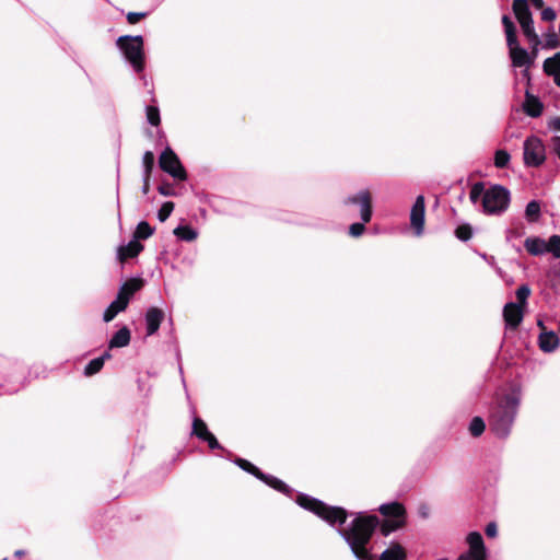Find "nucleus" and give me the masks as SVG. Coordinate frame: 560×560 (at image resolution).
<instances>
[{
    "label": "nucleus",
    "instance_id": "nucleus-14",
    "mask_svg": "<svg viewBox=\"0 0 560 560\" xmlns=\"http://www.w3.org/2000/svg\"><path fill=\"white\" fill-rule=\"evenodd\" d=\"M378 511L386 518H392V520H406V515H407L405 506L399 502L382 504L378 508Z\"/></svg>",
    "mask_w": 560,
    "mask_h": 560
},
{
    "label": "nucleus",
    "instance_id": "nucleus-17",
    "mask_svg": "<svg viewBox=\"0 0 560 560\" xmlns=\"http://www.w3.org/2000/svg\"><path fill=\"white\" fill-rule=\"evenodd\" d=\"M143 249V245L140 244L138 241L132 240L127 245L120 246L118 248V259L120 262L126 261L129 258H133L138 256Z\"/></svg>",
    "mask_w": 560,
    "mask_h": 560
},
{
    "label": "nucleus",
    "instance_id": "nucleus-35",
    "mask_svg": "<svg viewBox=\"0 0 560 560\" xmlns=\"http://www.w3.org/2000/svg\"><path fill=\"white\" fill-rule=\"evenodd\" d=\"M142 164L144 167V175H147V179L150 178L152 168L154 166V154L151 151H147L142 158Z\"/></svg>",
    "mask_w": 560,
    "mask_h": 560
},
{
    "label": "nucleus",
    "instance_id": "nucleus-13",
    "mask_svg": "<svg viewBox=\"0 0 560 560\" xmlns=\"http://www.w3.org/2000/svg\"><path fill=\"white\" fill-rule=\"evenodd\" d=\"M164 318V313L158 307H150L145 313L147 335L151 336L158 331Z\"/></svg>",
    "mask_w": 560,
    "mask_h": 560
},
{
    "label": "nucleus",
    "instance_id": "nucleus-41",
    "mask_svg": "<svg viewBox=\"0 0 560 560\" xmlns=\"http://www.w3.org/2000/svg\"><path fill=\"white\" fill-rule=\"evenodd\" d=\"M526 112L532 117L539 116L541 114L540 103L537 100H532V101L528 100L527 106H526Z\"/></svg>",
    "mask_w": 560,
    "mask_h": 560
},
{
    "label": "nucleus",
    "instance_id": "nucleus-28",
    "mask_svg": "<svg viewBox=\"0 0 560 560\" xmlns=\"http://www.w3.org/2000/svg\"><path fill=\"white\" fill-rule=\"evenodd\" d=\"M209 433L210 431L208 430L206 422L200 418H195L192 422V434L200 440H205Z\"/></svg>",
    "mask_w": 560,
    "mask_h": 560
},
{
    "label": "nucleus",
    "instance_id": "nucleus-21",
    "mask_svg": "<svg viewBox=\"0 0 560 560\" xmlns=\"http://www.w3.org/2000/svg\"><path fill=\"white\" fill-rule=\"evenodd\" d=\"M526 250L534 256L544 255L547 253V241L540 237H528L524 242Z\"/></svg>",
    "mask_w": 560,
    "mask_h": 560
},
{
    "label": "nucleus",
    "instance_id": "nucleus-45",
    "mask_svg": "<svg viewBox=\"0 0 560 560\" xmlns=\"http://www.w3.org/2000/svg\"><path fill=\"white\" fill-rule=\"evenodd\" d=\"M145 13L129 12L127 14V21L129 24H136L140 22L143 18H145Z\"/></svg>",
    "mask_w": 560,
    "mask_h": 560
},
{
    "label": "nucleus",
    "instance_id": "nucleus-38",
    "mask_svg": "<svg viewBox=\"0 0 560 560\" xmlns=\"http://www.w3.org/2000/svg\"><path fill=\"white\" fill-rule=\"evenodd\" d=\"M147 119L152 126H159L161 122L160 110L155 106H148L145 109Z\"/></svg>",
    "mask_w": 560,
    "mask_h": 560
},
{
    "label": "nucleus",
    "instance_id": "nucleus-32",
    "mask_svg": "<svg viewBox=\"0 0 560 560\" xmlns=\"http://www.w3.org/2000/svg\"><path fill=\"white\" fill-rule=\"evenodd\" d=\"M486 429L485 421L480 417L472 418L470 424H469V432L472 436L477 438L480 436Z\"/></svg>",
    "mask_w": 560,
    "mask_h": 560
},
{
    "label": "nucleus",
    "instance_id": "nucleus-8",
    "mask_svg": "<svg viewBox=\"0 0 560 560\" xmlns=\"http://www.w3.org/2000/svg\"><path fill=\"white\" fill-rule=\"evenodd\" d=\"M546 161V148L536 136L528 137L524 142V163L526 166L537 167Z\"/></svg>",
    "mask_w": 560,
    "mask_h": 560
},
{
    "label": "nucleus",
    "instance_id": "nucleus-49",
    "mask_svg": "<svg viewBox=\"0 0 560 560\" xmlns=\"http://www.w3.org/2000/svg\"><path fill=\"white\" fill-rule=\"evenodd\" d=\"M550 128L560 131V118H555L550 121Z\"/></svg>",
    "mask_w": 560,
    "mask_h": 560
},
{
    "label": "nucleus",
    "instance_id": "nucleus-50",
    "mask_svg": "<svg viewBox=\"0 0 560 560\" xmlns=\"http://www.w3.org/2000/svg\"><path fill=\"white\" fill-rule=\"evenodd\" d=\"M159 192L163 196H168L171 195V191H170V187L168 186H165V185H162L159 187Z\"/></svg>",
    "mask_w": 560,
    "mask_h": 560
},
{
    "label": "nucleus",
    "instance_id": "nucleus-39",
    "mask_svg": "<svg viewBox=\"0 0 560 560\" xmlns=\"http://www.w3.org/2000/svg\"><path fill=\"white\" fill-rule=\"evenodd\" d=\"M510 162V154L505 150H498L494 154V165L499 168L505 167Z\"/></svg>",
    "mask_w": 560,
    "mask_h": 560
},
{
    "label": "nucleus",
    "instance_id": "nucleus-43",
    "mask_svg": "<svg viewBox=\"0 0 560 560\" xmlns=\"http://www.w3.org/2000/svg\"><path fill=\"white\" fill-rule=\"evenodd\" d=\"M541 10L542 21L552 22L556 19V12L552 8H542Z\"/></svg>",
    "mask_w": 560,
    "mask_h": 560
},
{
    "label": "nucleus",
    "instance_id": "nucleus-37",
    "mask_svg": "<svg viewBox=\"0 0 560 560\" xmlns=\"http://www.w3.org/2000/svg\"><path fill=\"white\" fill-rule=\"evenodd\" d=\"M455 235L460 241H468L472 236V229L469 224H462L455 230Z\"/></svg>",
    "mask_w": 560,
    "mask_h": 560
},
{
    "label": "nucleus",
    "instance_id": "nucleus-9",
    "mask_svg": "<svg viewBox=\"0 0 560 560\" xmlns=\"http://www.w3.org/2000/svg\"><path fill=\"white\" fill-rule=\"evenodd\" d=\"M160 167L178 180L186 179L187 175L178 156L170 149H165L159 159Z\"/></svg>",
    "mask_w": 560,
    "mask_h": 560
},
{
    "label": "nucleus",
    "instance_id": "nucleus-5",
    "mask_svg": "<svg viewBox=\"0 0 560 560\" xmlns=\"http://www.w3.org/2000/svg\"><path fill=\"white\" fill-rule=\"evenodd\" d=\"M502 24L506 35V44L509 47L510 58L514 67H529L533 65V58L529 52L518 45L516 38V28L514 23L508 15L502 18Z\"/></svg>",
    "mask_w": 560,
    "mask_h": 560
},
{
    "label": "nucleus",
    "instance_id": "nucleus-29",
    "mask_svg": "<svg viewBox=\"0 0 560 560\" xmlns=\"http://www.w3.org/2000/svg\"><path fill=\"white\" fill-rule=\"evenodd\" d=\"M174 234L180 238V240H184V241H194L196 240L197 237V232L195 230H192L190 226L188 225H182V226H177L175 230H174Z\"/></svg>",
    "mask_w": 560,
    "mask_h": 560
},
{
    "label": "nucleus",
    "instance_id": "nucleus-52",
    "mask_svg": "<svg viewBox=\"0 0 560 560\" xmlns=\"http://www.w3.org/2000/svg\"><path fill=\"white\" fill-rule=\"evenodd\" d=\"M148 190H149V179H147V175H144L143 192L147 194Z\"/></svg>",
    "mask_w": 560,
    "mask_h": 560
},
{
    "label": "nucleus",
    "instance_id": "nucleus-16",
    "mask_svg": "<svg viewBox=\"0 0 560 560\" xmlns=\"http://www.w3.org/2000/svg\"><path fill=\"white\" fill-rule=\"evenodd\" d=\"M143 287V280L139 278H131L127 280L119 289L118 296L129 303L130 299L136 292Z\"/></svg>",
    "mask_w": 560,
    "mask_h": 560
},
{
    "label": "nucleus",
    "instance_id": "nucleus-6",
    "mask_svg": "<svg viewBox=\"0 0 560 560\" xmlns=\"http://www.w3.org/2000/svg\"><path fill=\"white\" fill-rule=\"evenodd\" d=\"M117 46L124 52L126 59L137 72L144 68L143 39L141 36H121L117 39Z\"/></svg>",
    "mask_w": 560,
    "mask_h": 560
},
{
    "label": "nucleus",
    "instance_id": "nucleus-10",
    "mask_svg": "<svg viewBox=\"0 0 560 560\" xmlns=\"http://www.w3.org/2000/svg\"><path fill=\"white\" fill-rule=\"evenodd\" d=\"M425 205L424 197L418 196L410 212V224L417 235H421L424 228Z\"/></svg>",
    "mask_w": 560,
    "mask_h": 560
},
{
    "label": "nucleus",
    "instance_id": "nucleus-30",
    "mask_svg": "<svg viewBox=\"0 0 560 560\" xmlns=\"http://www.w3.org/2000/svg\"><path fill=\"white\" fill-rule=\"evenodd\" d=\"M540 215V205L539 202L533 200L527 203L525 209V217L530 222H536Z\"/></svg>",
    "mask_w": 560,
    "mask_h": 560
},
{
    "label": "nucleus",
    "instance_id": "nucleus-33",
    "mask_svg": "<svg viewBox=\"0 0 560 560\" xmlns=\"http://www.w3.org/2000/svg\"><path fill=\"white\" fill-rule=\"evenodd\" d=\"M547 253L556 258H560V235H552L547 241Z\"/></svg>",
    "mask_w": 560,
    "mask_h": 560
},
{
    "label": "nucleus",
    "instance_id": "nucleus-7",
    "mask_svg": "<svg viewBox=\"0 0 560 560\" xmlns=\"http://www.w3.org/2000/svg\"><path fill=\"white\" fill-rule=\"evenodd\" d=\"M346 202L359 203L361 207V219L363 223H353L349 228L350 235L358 237L362 235L365 230L364 223L370 222L372 218L371 194L368 190H362L357 196L349 197Z\"/></svg>",
    "mask_w": 560,
    "mask_h": 560
},
{
    "label": "nucleus",
    "instance_id": "nucleus-31",
    "mask_svg": "<svg viewBox=\"0 0 560 560\" xmlns=\"http://www.w3.org/2000/svg\"><path fill=\"white\" fill-rule=\"evenodd\" d=\"M522 27V31L529 43L537 44V38L539 37L534 28V21H527L525 23L520 24Z\"/></svg>",
    "mask_w": 560,
    "mask_h": 560
},
{
    "label": "nucleus",
    "instance_id": "nucleus-19",
    "mask_svg": "<svg viewBox=\"0 0 560 560\" xmlns=\"http://www.w3.org/2000/svg\"><path fill=\"white\" fill-rule=\"evenodd\" d=\"M378 560H407V552L399 542H392L390 546L381 553Z\"/></svg>",
    "mask_w": 560,
    "mask_h": 560
},
{
    "label": "nucleus",
    "instance_id": "nucleus-34",
    "mask_svg": "<svg viewBox=\"0 0 560 560\" xmlns=\"http://www.w3.org/2000/svg\"><path fill=\"white\" fill-rule=\"evenodd\" d=\"M104 360H105V357H100V358H96V359H93L86 366H85V370H84V373L86 375H93L97 372L101 371V369L103 368L104 365Z\"/></svg>",
    "mask_w": 560,
    "mask_h": 560
},
{
    "label": "nucleus",
    "instance_id": "nucleus-23",
    "mask_svg": "<svg viewBox=\"0 0 560 560\" xmlns=\"http://www.w3.org/2000/svg\"><path fill=\"white\" fill-rule=\"evenodd\" d=\"M259 480L283 494L289 495L291 493L290 487L275 476L262 472V477H259Z\"/></svg>",
    "mask_w": 560,
    "mask_h": 560
},
{
    "label": "nucleus",
    "instance_id": "nucleus-12",
    "mask_svg": "<svg viewBox=\"0 0 560 560\" xmlns=\"http://www.w3.org/2000/svg\"><path fill=\"white\" fill-rule=\"evenodd\" d=\"M525 308L522 305L510 302L503 307V318L508 327L511 329L517 328L524 317Z\"/></svg>",
    "mask_w": 560,
    "mask_h": 560
},
{
    "label": "nucleus",
    "instance_id": "nucleus-53",
    "mask_svg": "<svg viewBox=\"0 0 560 560\" xmlns=\"http://www.w3.org/2000/svg\"><path fill=\"white\" fill-rule=\"evenodd\" d=\"M537 326L541 329V331H548L542 320H538Z\"/></svg>",
    "mask_w": 560,
    "mask_h": 560
},
{
    "label": "nucleus",
    "instance_id": "nucleus-25",
    "mask_svg": "<svg viewBox=\"0 0 560 560\" xmlns=\"http://www.w3.org/2000/svg\"><path fill=\"white\" fill-rule=\"evenodd\" d=\"M130 342V330L127 327L120 328L110 339V348H121L128 346Z\"/></svg>",
    "mask_w": 560,
    "mask_h": 560
},
{
    "label": "nucleus",
    "instance_id": "nucleus-24",
    "mask_svg": "<svg viewBox=\"0 0 560 560\" xmlns=\"http://www.w3.org/2000/svg\"><path fill=\"white\" fill-rule=\"evenodd\" d=\"M380 532L383 536H388L390 533L400 529L406 526V520H392L385 518L380 523Z\"/></svg>",
    "mask_w": 560,
    "mask_h": 560
},
{
    "label": "nucleus",
    "instance_id": "nucleus-26",
    "mask_svg": "<svg viewBox=\"0 0 560 560\" xmlns=\"http://www.w3.org/2000/svg\"><path fill=\"white\" fill-rule=\"evenodd\" d=\"M234 463L246 472L255 476L257 479L262 477V471L247 459L237 457L235 458Z\"/></svg>",
    "mask_w": 560,
    "mask_h": 560
},
{
    "label": "nucleus",
    "instance_id": "nucleus-27",
    "mask_svg": "<svg viewBox=\"0 0 560 560\" xmlns=\"http://www.w3.org/2000/svg\"><path fill=\"white\" fill-rule=\"evenodd\" d=\"M154 230L145 221L140 222L133 234V240H147L153 234Z\"/></svg>",
    "mask_w": 560,
    "mask_h": 560
},
{
    "label": "nucleus",
    "instance_id": "nucleus-47",
    "mask_svg": "<svg viewBox=\"0 0 560 560\" xmlns=\"http://www.w3.org/2000/svg\"><path fill=\"white\" fill-rule=\"evenodd\" d=\"M529 44H530V46H532V52H530L529 55H530V57L533 58V61H534V60H535V58H536V56H537L538 47L540 46L541 40H540V38L538 37V38H537V44H535V43H529Z\"/></svg>",
    "mask_w": 560,
    "mask_h": 560
},
{
    "label": "nucleus",
    "instance_id": "nucleus-48",
    "mask_svg": "<svg viewBox=\"0 0 560 560\" xmlns=\"http://www.w3.org/2000/svg\"><path fill=\"white\" fill-rule=\"evenodd\" d=\"M552 148H553L556 154L558 155V158L560 159V136L552 138Z\"/></svg>",
    "mask_w": 560,
    "mask_h": 560
},
{
    "label": "nucleus",
    "instance_id": "nucleus-44",
    "mask_svg": "<svg viewBox=\"0 0 560 560\" xmlns=\"http://www.w3.org/2000/svg\"><path fill=\"white\" fill-rule=\"evenodd\" d=\"M203 441L208 443V446L211 450H215V448L223 450L221 444L218 442L217 438L211 432L207 435V438H205Z\"/></svg>",
    "mask_w": 560,
    "mask_h": 560
},
{
    "label": "nucleus",
    "instance_id": "nucleus-36",
    "mask_svg": "<svg viewBox=\"0 0 560 560\" xmlns=\"http://www.w3.org/2000/svg\"><path fill=\"white\" fill-rule=\"evenodd\" d=\"M516 299H517V303L518 305H522L524 308L526 307L527 305V299L528 296L530 295V289L528 285H521L516 292Z\"/></svg>",
    "mask_w": 560,
    "mask_h": 560
},
{
    "label": "nucleus",
    "instance_id": "nucleus-55",
    "mask_svg": "<svg viewBox=\"0 0 560 560\" xmlns=\"http://www.w3.org/2000/svg\"><path fill=\"white\" fill-rule=\"evenodd\" d=\"M14 555H15L16 557H22V556H24V551H23V550H16V551L14 552Z\"/></svg>",
    "mask_w": 560,
    "mask_h": 560
},
{
    "label": "nucleus",
    "instance_id": "nucleus-3",
    "mask_svg": "<svg viewBox=\"0 0 560 560\" xmlns=\"http://www.w3.org/2000/svg\"><path fill=\"white\" fill-rule=\"evenodd\" d=\"M482 197V209L486 214L498 215L506 211L510 206V191L500 185H493L488 189L483 183H475L469 191V199L476 203Z\"/></svg>",
    "mask_w": 560,
    "mask_h": 560
},
{
    "label": "nucleus",
    "instance_id": "nucleus-18",
    "mask_svg": "<svg viewBox=\"0 0 560 560\" xmlns=\"http://www.w3.org/2000/svg\"><path fill=\"white\" fill-rule=\"evenodd\" d=\"M545 72L552 77L555 83L560 86V52H557L553 57L547 58L544 61Z\"/></svg>",
    "mask_w": 560,
    "mask_h": 560
},
{
    "label": "nucleus",
    "instance_id": "nucleus-51",
    "mask_svg": "<svg viewBox=\"0 0 560 560\" xmlns=\"http://www.w3.org/2000/svg\"><path fill=\"white\" fill-rule=\"evenodd\" d=\"M530 3L536 8V9H542L544 8V0H529Z\"/></svg>",
    "mask_w": 560,
    "mask_h": 560
},
{
    "label": "nucleus",
    "instance_id": "nucleus-54",
    "mask_svg": "<svg viewBox=\"0 0 560 560\" xmlns=\"http://www.w3.org/2000/svg\"><path fill=\"white\" fill-rule=\"evenodd\" d=\"M457 560H475V559L469 556H466V555H460Z\"/></svg>",
    "mask_w": 560,
    "mask_h": 560
},
{
    "label": "nucleus",
    "instance_id": "nucleus-46",
    "mask_svg": "<svg viewBox=\"0 0 560 560\" xmlns=\"http://www.w3.org/2000/svg\"><path fill=\"white\" fill-rule=\"evenodd\" d=\"M485 533L489 538H494L498 534L497 524L494 522L488 523L485 528Z\"/></svg>",
    "mask_w": 560,
    "mask_h": 560
},
{
    "label": "nucleus",
    "instance_id": "nucleus-15",
    "mask_svg": "<svg viewBox=\"0 0 560 560\" xmlns=\"http://www.w3.org/2000/svg\"><path fill=\"white\" fill-rule=\"evenodd\" d=\"M538 345L541 351L552 352L559 347L560 339L553 331H540L538 336Z\"/></svg>",
    "mask_w": 560,
    "mask_h": 560
},
{
    "label": "nucleus",
    "instance_id": "nucleus-4",
    "mask_svg": "<svg viewBox=\"0 0 560 560\" xmlns=\"http://www.w3.org/2000/svg\"><path fill=\"white\" fill-rule=\"evenodd\" d=\"M296 503L301 508L314 513L331 526L336 524L342 525L348 518V512L346 509L328 505L325 502L304 493H300L296 497Z\"/></svg>",
    "mask_w": 560,
    "mask_h": 560
},
{
    "label": "nucleus",
    "instance_id": "nucleus-42",
    "mask_svg": "<svg viewBox=\"0 0 560 560\" xmlns=\"http://www.w3.org/2000/svg\"><path fill=\"white\" fill-rule=\"evenodd\" d=\"M559 46V39L555 32H550L546 35L545 47L556 48Z\"/></svg>",
    "mask_w": 560,
    "mask_h": 560
},
{
    "label": "nucleus",
    "instance_id": "nucleus-11",
    "mask_svg": "<svg viewBox=\"0 0 560 560\" xmlns=\"http://www.w3.org/2000/svg\"><path fill=\"white\" fill-rule=\"evenodd\" d=\"M466 540L469 545V550L464 555L469 556L475 560H487V551L480 533H469Z\"/></svg>",
    "mask_w": 560,
    "mask_h": 560
},
{
    "label": "nucleus",
    "instance_id": "nucleus-22",
    "mask_svg": "<svg viewBox=\"0 0 560 560\" xmlns=\"http://www.w3.org/2000/svg\"><path fill=\"white\" fill-rule=\"evenodd\" d=\"M127 306H128L127 301L122 300L121 298H119V296L117 295L116 300H115V301H113V302L109 304V306L105 310V312H104V316H103L104 320H105L106 323H108V322L113 320V319L115 318V316H116L118 313H120V312L125 311V310L127 308Z\"/></svg>",
    "mask_w": 560,
    "mask_h": 560
},
{
    "label": "nucleus",
    "instance_id": "nucleus-1",
    "mask_svg": "<svg viewBox=\"0 0 560 560\" xmlns=\"http://www.w3.org/2000/svg\"><path fill=\"white\" fill-rule=\"evenodd\" d=\"M380 525V518L374 514H359L348 528L340 534L349 545L351 551L359 560H373L374 557L368 549L375 529Z\"/></svg>",
    "mask_w": 560,
    "mask_h": 560
},
{
    "label": "nucleus",
    "instance_id": "nucleus-20",
    "mask_svg": "<svg viewBox=\"0 0 560 560\" xmlns=\"http://www.w3.org/2000/svg\"><path fill=\"white\" fill-rule=\"evenodd\" d=\"M512 9L520 24L533 20L527 0H513Z\"/></svg>",
    "mask_w": 560,
    "mask_h": 560
},
{
    "label": "nucleus",
    "instance_id": "nucleus-2",
    "mask_svg": "<svg viewBox=\"0 0 560 560\" xmlns=\"http://www.w3.org/2000/svg\"><path fill=\"white\" fill-rule=\"evenodd\" d=\"M520 390L515 388L504 389L495 394L497 402L491 411L489 425L499 438L508 436L511 431L520 402Z\"/></svg>",
    "mask_w": 560,
    "mask_h": 560
},
{
    "label": "nucleus",
    "instance_id": "nucleus-40",
    "mask_svg": "<svg viewBox=\"0 0 560 560\" xmlns=\"http://www.w3.org/2000/svg\"><path fill=\"white\" fill-rule=\"evenodd\" d=\"M174 210V203L172 201L164 202L158 212L160 221L164 222Z\"/></svg>",
    "mask_w": 560,
    "mask_h": 560
}]
</instances>
